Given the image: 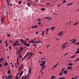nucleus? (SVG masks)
<instances>
[{
    "label": "nucleus",
    "instance_id": "f257e3e1",
    "mask_svg": "<svg viewBox=\"0 0 79 79\" xmlns=\"http://www.w3.org/2000/svg\"><path fill=\"white\" fill-rule=\"evenodd\" d=\"M19 41H18V40H16V41L15 42V43L13 44V45L14 46H15L16 45H20V44H19Z\"/></svg>",
    "mask_w": 79,
    "mask_h": 79
},
{
    "label": "nucleus",
    "instance_id": "f03ea898",
    "mask_svg": "<svg viewBox=\"0 0 79 79\" xmlns=\"http://www.w3.org/2000/svg\"><path fill=\"white\" fill-rule=\"evenodd\" d=\"M63 31H60V32H59L58 34H57V35H59L60 37H61L63 35Z\"/></svg>",
    "mask_w": 79,
    "mask_h": 79
},
{
    "label": "nucleus",
    "instance_id": "7ed1b4c3",
    "mask_svg": "<svg viewBox=\"0 0 79 79\" xmlns=\"http://www.w3.org/2000/svg\"><path fill=\"white\" fill-rule=\"evenodd\" d=\"M67 47V45H65V43L63 44L62 46V49L65 48H66Z\"/></svg>",
    "mask_w": 79,
    "mask_h": 79
},
{
    "label": "nucleus",
    "instance_id": "20e7f679",
    "mask_svg": "<svg viewBox=\"0 0 79 79\" xmlns=\"http://www.w3.org/2000/svg\"><path fill=\"white\" fill-rule=\"evenodd\" d=\"M46 61H43V63L42 64V63H40V65H41V66H43L46 63Z\"/></svg>",
    "mask_w": 79,
    "mask_h": 79
},
{
    "label": "nucleus",
    "instance_id": "39448f33",
    "mask_svg": "<svg viewBox=\"0 0 79 79\" xmlns=\"http://www.w3.org/2000/svg\"><path fill=\"white\" fill-rule=\"evenodd\" d=\"M23 44L25 45H26L28 47H29L30 46V44H27V43L26 42H25L24 43V44Z\"/></svg>",
    "mask_w": 79,
    "mask_h": 79
},
{
    "label": "nucleus",
    "instance_id": "423d86ee",
    "mask_svg": "<svg viewBox=\"0 0 79 79\" xmlns=\"http://www.w3.org/2000/svg\"><path fill=\"white\" fill-rule=\"evenodd\" d=\"M4 22V18L3 17H2L1 19L2 24H3Z\"/></svg>",
    "mask_w": 79,
    "mask_h": 79
},
{
    "label": "nucleus",
    "instance_id": "0eeeda50",
    "mask_svg": "<svg viewBox=\"0 0 79 79\" xmlns=\"http://www.w3.org/2000/svg\"><path fill=\"white\" fill-rule=\"evenodd\" d=\"M31 72V68L30 67H29V70H28V73L30 74Z\"/></svg>",
    "mask_w": 79,
    "mask_h": 79
},
{
    "label": "nucleus",
    "instance_id": "6e6552de",
    "mask_svg": "<svg viewBox=\"0 0 79 79\" xmlns=\"http://www.w3.org/2000/svg\"><path fill=\"white\" fill-rule=\"evenodd\" d=\"M37 27V26H33L31 27V28H36Z\"/></svg>",
    "mask_w": 79,
    "mask_h": 79
},
{
    "label": "nucleus",
    "instance_id": "1a4fd4ad",
    "mask_svg": "<svg viewBox=\"0 0 79 79\" xmlns=\"http://www.w3.org/2000/svg\"><path fill=\"white\" fill-rule=\"evenodd\" d=\"M27 4L28 7H31V4H30V3H27Z\"/></svg>",
    "mask_w": 79,
    "mask_h": 79
},
{
    "label": "nucleus",
    "instance_id": "9d476101",
    "mask_svg": "<svg viewBox=\"0 0 79 79\" xmlns=\"http://www.w3.org/2000/svg\"><path fill=\"white\" fill-rule=\"evenodd\" d=\"M72 69V68L71 66H68L67 68V69H69L71 70Z\"/></svg>",
    "mask_w": 79,
    "mask_h": 79
},
{
    "label": "nucleus",
    "instance_id": "9b49d317",
    "mask_svg": "<svg viewBox=\"0 0 79 79\" xmlns=\"http://www.w3.org/2000/svg\"><path fill=\"white\" fill-rule=\"evenodd\" d=\"M58 64H59V63H58V64H56L55 65L53 68V69L55 68H56V66H57Z\"/></svg>",
    "mask_w": 79,
    "mask_h": 79
},
{
    "label": "nucleus",
    "instance_id": "f8f14e48",
    "mask_svg": "<svg viewBox=\"0 0 79 79\" xmlns=\"http://www.w3.org/2000/svg\"><path fill=\"white\" fill-rule=\"evenodd\" d=\"M5 43H6V47H7V46L8 45V43H7V40H6Z\"/></svg>",
    "mask_w": 79,
    "mask_h": 79
},
{
    "label": "nucleus",
    "instance_id": "ddd939ff",
    "mask_svg": "<svg viewBox=\"0 0 79 79\" xmlns=\"http://www.w3.org/2000/svg\"><path fill=\"white\" fill-rule=\"evenodd\" d=\"M23 72H24L23 71H22V72H21V73L20 74V76H22V75L23 74Z\"/></svg>",
    "mask_w": 79,
    "mask_h": 79
},
{
    "label": "nucleus",
    "instance_id": "4468645a",
    "mask_svg": "<svg viewBox=\"0 0 79 79\" xmlns=\"http://www.w3.org/2000/svg\"><path fill=\"white\" fill-rule=\"evenodd\" d=\"M59 74L60 76H61L62 75H63V72H61L59 73Z\"/></svg>",
    "mask_w": 79,
    "mask_h": 79
},
{
    "label": "nucleus",
    "instance_id": "2eb2a0df",
    "mask_svg": "<svg viewBox=\"0 0 79 79\" xmlns=\"http://www.w3.org/2000/svg\"><path fill=\"white\" fill-rule=\"evenodd\" d=\"M55 76H52L51 78V79H56V78H55L54 77Z\"/></svg>",
    "mask_w": 79,
    "mask_h": 79
},
{
    "label": "nucleus",
    "instance_id": "dca6fc26",
    "mask_svg": "<svg viewBox=\"0 0 79 79\" xmlns=\"http://www.w3.org/2000/svg\"><path fill=\"white\" fill-rule=\"evenodd\" d=\"M45 18L49 19H52V18H50V17H46L45 18H44V19H45Z\"/></svg>",
    "mask_w": 79,
    "mask_h": 79
},
{
    "label": "nucleus",
    "instance_id": "f3484780",
    "mask_svg": "<svg viewBox=\"0 0 79 79\" xmlns=\"http://www.w3.org/2000/svg\"><path fill=\"white\" fill-rule=\"evenodd\" d=\"M41 10L42 11H44V10H45V8H41Z\"/></svg>",
    "mask_w": 79,
    "mask_h": 79
},
{
    "label": "nucleus",
    "instance_id": "a211bd4d",
    "mask_svg": "<svg viewBox=\"0 0 79 79\" xmlns=\"http://www.w3.org/2000/svg\"><path fill=\"white\" fill-rule=\"evenodd\" d=\"M21 40L22 42L23 43V44H24V43L25 42L24 41V40H23V39H21Z\"/></svg>",
    "mask_w": 79,
    "mask_h": 79
},
{
    "label": "nucleus",
    "instance_id": "6ab92c4d",
    "mask_svg": "<svg viewBox=\"0 0 79 79\" xmlns=\"http://www.w3.org/2000/svg\"><path fill=\"white\" fill-rule=\"evenodd\" d=\"M64 77H60V78H59V79H64Z\"/></svg>",
    "mask_w": 79,
    "mask_h": 79
},
{
    "label": "nucleus",
    "instance_id": "aec40b11",
    "mask_svg": "<svg viewBox=\"0 0 79 79\" xmlns=\"http://www.w3.org/2000/svg\"><path fill=\"white\" fill-rule=\"evenodd\" d=\"M73 65V64H72V63H69V64H68V66H69V65H71L72 66V65Z\"/></svg>",
    "mask_w": 79,
    "mask_h": 79
},
{
    "label": "nucleus",
    "instance_id": "412c9836",
    "mask_svg": "<svg viewBox=\"0 0 79 79\" xmlns=\"http://www.w3.org/2000/svg\"><path fill=\"white\" fill-rule=\"evenodd\" d=\"M64 73L65 74H67L68 73V72H67V71L66 70H65L64 71Z\"/></svg>",
    "mask_w": 79,
    "mask_h": 79
},
{
    "label": "nucleus",
    "instance_id": "4be33fe9",
    "mask_svg": "<svg viewBox=\"0 0 79 79\" xmlns=\"http://www.w3.org/2000/svg\"><path fill=\"white\" fill-rule=\"evenodd\" d=\"M22 3V0H20L19 1V2H18V3L19 4H21Z\"/></svg>",
    "mask_w": 79,
    "mask_h": 79
},
{
    "label": "nucleus",
    "instance_id": "5701e85b",
    "mask_svg": "<svg viewBox=\"0 0 79 79\" xmlns=\"http://www.w3.org/2000/svg\"><path fill=\"white\" fill-rule=\"evenodd\" d=\"M75 56H76V55H74V56H70V58H74V57H75Z\"/></svg>",
    "mask_w": 79,
    "mask_h": 79
},
{
    "label": "nucleus",
    "instance_id": "b1692460",
    "mask_svg": "<svg viewBox=\"0 0 79 79\" xmlns=\"http://www.w3.org/2000/svg\"><path fill=\"white\" fill-rule=\"evenodd\" d=\"M4 58H1L0 61H1V62H2V60H4Z\"/></svg>",
    "mask_w": 79,
    "mask_h": 79
},
{
    "label": "nucleus",
    "instance_id": "393cba45",
    "mask_svg": "<svg viewBox=\"0 0 79 79\" xmlns=\"http://www.w3.org/2000/svg\"><path fill=\"white\" fill-rule=\"evenodd\" d=\"M36 44L39 43L41 42V40H40L39 41H38V40H36Z\"/></svg>",
    "mask_w": 79,
    "mask_h": 79
},
{
    "label": "nucleus",
    "instance_id": "a878e982",
    "mask_svg": "<svg viewBox=\"0 0 79 79\" xmlns=\"http://www.w3.org/2000/svg\"><path fill=\"white\" fill-rule=\"evenodd\" d=\"M8 65V63H5L4 64V65L5 66H6V65Z\"/></svg>",
    "mask_w": 79,
    "mask_h": 79
},
{
    "label": "nucleus",
    "instance_id": "bb28decb",
    "mask_svg": "<svg viewBox=\"0 0 79 79\" xmlns=\"http://www.w3.org/2000/svg\"><path fill=\"white\" fill-rule=\"evenodd\" d=\"M79 23L78 22H77V23H74V25H77L78 23Z\"/></svg>",
    "mask_w": 79,
    "mask_h": 79
},
{
    "label": "nucleus",
    "instance_id": "cd10ccee",
    "mask_svg": "<svg viewBox=\"0 0 79 79\" xmlns=\"http://www.w3.org/2000/svg\"><path fill=\"white\" fill-rule=\"evenodd\" d=\"M7 37H10V34H7Z\"/></svg>",
    "mask_w": 79,
    "mask_h": 79
},
{
    "label": "nucleus",
    "instance_id": "c85d7f7f",
    "mask_svg": "<svg viewBox=\"0 0 79 79\" xmlns=\"http://www.w3.org/2000/svg\"><path fill=\"white\" fill-rule=\"evenodd\" d=\"M28 52H27V53H26V56H29V53H28Z\"/></svg>",
    "mask_w": 79,
    "mask_h": 79
},
{
    "label": "nucleus",
    "instance_id": "c756f323",
    "mask_svg": "<svg viewBox=\"0 0 79 79\" xmlns=\"http://www.w3.org/2000/svg\"><path fill=\"white\" fill-rule=\"evenodd\" d=\"M78 60H79V58H77V59L75 61H78Z\"/></svg>",
    "mask_w": 79,
    "mask_h": 79
},
{
    "label": "nucleus",
    "instance_id": "7c9ffc66",
    "mask_svg": "<svg viewBox=\"0 0 79 79\" xmlns=\"http://www.w3.org/2000/svg\"><path fill=\"white\" fill-rule=\"evenodd\" d=\"M30 54H30V57H31L32 56V55H33V52H32V53L31 52V53Z\"/></svg>",
    "mask_w": 79,
    "mask_h": 79
},
{
    "label": "nucleus",
    "instance_id": "2f4dec72",
    "mask_svg": "<svg viewBox=\"0 0 79 79\" xmlns=\"http://www.w3.org/2000/svg\"><path fill=\"white\" fill-rule=\"evenodd\" d=\"M7 73H8V74H9L10 73V70H9L8 71V72Z\"/></svg>",
    "mask_w": 79,
    "mask_h": 79
},
{
    "label": "nucleus",
    "instance_id": "473e14b6",
    "mask_svg": "<svg viewBox=\"0 0 79 79\" xmlns=\"http://www.w3.org/2000/svg\"><path fill=\"white\" fill-rule=\"evenodd\" d=\"M42 36H44V31L42 32Z\"/></svg>",
    "mask_w": 79,
    "mask_h": 79
},
{
    "label": "nucleus",
    "instance_id": "72a5a7b5",
    "mask_svg": "<svg viewBox=\"0 0 79 79\" xmlns=\"http://www.w3.org/2000/svg\"><path fill=\"white\" fill-rule=\"evenodd\" d=\"M35 41L34 40H31V42L32 43H34Z\"/></svg>",
    "mask_w": 79,
    "mask_h": 79
},
{
    "label": "nucleus",
    "instance_id": "f704fd0d",
    "mask_svg": "<svg viewBox=\"0 0 79 79\" xmlns=\"http://www.w3.org/2000/svg\"><path fill=\"white\" fill-rule=\"evenodd\" d=\"M23 49V48L22 47H20V50H22Z\"/></svg>",
    "mask_w": 79,
    "mask_h": 79
},
{
    "label": "nucleus",
    "instance_id": "c9c22d12",
    "mask_svg": "<svg viewBox=\"0 0 79 79\" xmlns=\"http://www.w3.org/2000/svg\"><path fill=\"white\" fill-rule=\"evenodd\" d=\"M55 28V27H52L51 28H50V29L52 30L53 29H54Z\"/></svg>",
    "mask_w": 79,
    "mask_h": 79
},
{
    "label": "nucleus",
    "instance_id": "e433bc0d",
    "mask_svg": "<svg viewBox=\"0 0 79 79\" xmlns=\"http://www.w3.org/2000/svg\"><path fill=\"white\" fill-rule=\"evenodd\" d=\"M76 53H79V50H77V51L76 52Z\"/></svg>",
    "mask_w": 79,
    "mask_h": 79
},
{
    "label": "nucleus",
    "instance_id": "4c0bfd02",
    "mask_svg": "<svg viewBox=\"0 0 79 79\" xmlns=\"http://www.w3.org/2000/svg\"><path fill=\"white\" fill-rule=\"evenodd\" d=\"M20 56H19V58H22V56H21V55H20Z\"/></svg>",
    "mask_w": 79,
    "mask_h": 79
},
{
    "label": "nucleus",
    "instance_id": "58836bf2",
    "mask_svg": "<svg viewBox=\"0 0 79 79\" xmlns=\"http://www.w3.org/2000/svg\"><path fill=\"white\" fill-rule=\"evenodd\" d=\"M46 4H47L48 5H50V3H46Z\"/></svg>",
    "mask_w": 79,
    "mask_h": 79
},
{
    "label": "nucleus",
    "instance_id": "ea45409f",
    "mask_svg": "<svg viewBox=\"0 0 79 79\" xmlns=\"http://www.w3.org/2000/svg\"><path fill=\"white\" fill-rule=\"evenodd\" d=\"M37 20H38V21H41V19H38Z\"/></svg>",
    "mask_w": 79,
    "mask_h": 79
},
{
    "label": "nucleus",
    "instance_id": "a19ab883",
    "mask_svg": "<svg viewBox=\"0 0 79 79\" xmlns=\"http://www.w3.org/2000/svg\"><path fill=\"white\" fill-rule=\"evenodd\" d=\"M61 5H62V4H60V5H58L57 6L58 7H60L61 6Z\"/></svg>",
    "mask_w": 79,
    "mask_h": 79
},
{
    "label": "nucleus",
    "instance_id": "79ce46f5",
    "mask_svg": "<svg viewBox=\"0 0 79 79\" xmlns=\"http://www.w3.org/2000/svg\"><path fill=\"white\" fill-rule=\"evenodd\" d=\"M49 30V28H48V29H46V30L47 31V32H48V31Z\"/></svg>",
    "mask_w": 79,
    "mask_h": 79
},
{
    "label": "nucleus",
    "instance_id": "37998d69",
    "mask_svg": "<svg viewBox=\"0 0 79 79\" xmlns=\"http://www.w3.org/2000/svg\"><path fill=\"white\" fill-rule=\"evenodd\" d=\"M18 61H19V58H18V57L17 58V62Z\"/></svg>",
    "mask_w": 79,
    "mask_h": 79
},
{
    "label": "nucleus",
    "instance_id": "c03bdc74",
    "mask_svg": "<svg viewBox=\"0 0 79 79\" xmlns=\"http://www.w3.org/2000/svg\"><path fill=\"white\" fill-rule=\"evenodd\" d=\"M2 40H0V43L1 44V43H2Z\"/></svg>",
    "mask_w": 79,
    "mask_h": 79
},
{
    "label": "nucleus",
    "instance_id": "a18cd8bd",
    "mask_svg": "<svg viewBox=\"0 0 79 79\" xmlns=\"http://www.w3.org/2000/svg\"><path fill=\"white\" fill-rule=\"evenodd\" d=\"M49 46H50V45H48L47 46V48H48Z\"/></svg>",
    "mask_w": 79,
    "mask_h": 79
},
{
    "label": "nucleus",
    "instance_id": "49530a36",
    "mask_svg": "<svg viewBox=\"0 0 79 79\" xmlns=\"http://www.w3.org/2000/svg\"><path fill=\"white\" fill-rule=\"evenodd\" d=\"M22 69V68L21 67V66L20 68H19V70H20L21 69Z\"/></svg>",
    "mask_w": 79,
    "mask_h": 79
},
{
    "label": "nucleus",
    "instance_id": "de8ad7c7",
    "mask_svg": "<svg viewBox=\"0 0 79 79\" xmlns=\"http://www.w3.org/2000/svg\"><path fill=\"white\" fill-rule=\"evenodd\" d=\"M65 0H63V3H65Z\"/></svg>",
    "mask_w": 79,
    "mask_h": 79
},
{
    "label": "nucleus",
    "instance_id": "09e8293b",
    "mask_svg": "<svg viewBox=\"0 0 79 79\" xmlns=\"http://www.w3.org/2000/svg\"><path fill=\"white\" fill-rule=\"evenodd\" d=\"M62 69V73H63V71L64 70V69Z\"/></svg>",
    "mask_w": 79,
    "mask_h": 79
},
{
    "label": "nucleus",
    "instance_id": "8fccbe9b",
    "mask_svg": "<svg viewBox=\"0 0 79 79\" xmlns=\"http://www.w3.org/2000/svg\"><path fill=\"white\" fill-rule=\"evenodd\" d=\"M26 40H29V38H26Z\"/></svg>",
    "mask_w": 79,
    "mask_h": 79
},
{
    "label": "nucleus",
    "instance_id": "3c124183",
    "mask_svg": "<svg viewBox=\"0 0 79 79\" xmlns=\"http://www.w3.org/2000/svg\"><path fill=\"white\" fill-rule=\"evenodd\" d=\"M71 23V21H69V24H70V23Z\"/></svg>",
    "mask_w": 79,
    "mask_h": 79
},
{
    "label": "nucleus",
    "instance_id": "603ef678",
    "mask_svg": "<svg viewBox=\"0 0 79 79\" xmlns=\"http://www.w3.org/2000/svg\"><path fill=\"white\" fill-rule=\"evenodd\" d=\"M24 77L25 79H26V78H27V76H25Z\"/></svg>",
    "mask_w": 79,
    "mask_h": 79
},
{
    "label": "nucleus",
    "instance_id": "864d4df0",
    "mask_svg": "<svg viewBox=\"0 0 79 79\" xmlns=\"http://www.w3.org/2000/svg\"><path fill=\"white\" fill-rule=\"evenodd\" d=\"M29 75H30L29 74H27V77H29Z\"/></svg>",
    "mask_w": 79,
    "mask_h": 79
},
{
    "label": "nucleus",
    "instance_id": "5fc2aeb1",
    "mask_svg": "<svg viewBox=\"0 0 79 79\" xmlns=\"http://www.w3.org/2000/svg\"><path fill=\"white\" fill-rule=\"evenodd\" d=\"M67 4L68 6L70 5V3L69 4L67 3Z\"/></svg>",
    "mask_w": 79,
    "mask_h": 79
},
{
    "label": "nucleus",
    "instance_id": "6e6d98bb",
    "mask_svg": "<svg viewBox=\"0 0 79 79\" xmlns=\"http://www.w3.org/2000/svg\"><path fill=\"white\" fill-rule=\"evenodd\" d=\"M22 67H23V64H22L21 65V67L22 68Z\"/></svg>",
    "mask_w": 79,
    "mask_h": 79
},
{
    "label": "nucleus",
    "instance_id": "4d7b16f0",
    "mask_svg": "<svg viewBox=\"0 0 79 79\" xmlns=\"http://www.w3.org/2000/svg\"><path fill=\"white\" fill-rule=\"evenodd\" d=\"M38 33L39 32H38V31H37V32H36V34H38Z\"/></svg>",
    "mask_w": 79,
    "mask_h": 79
},
{
    "label": "nucleus",
    "instance_id": "13d9d810",
    "mask_svg": "<svg viewBox=\"0 0 79 79\" xmlns=\"http://www.w3.org/2000/svg\"><path fill=\"white\" fill-rule=\"evenodd\" d=\"M10 50H11V46H10Z\"/></svg>",
    "mask_w": 79,
    "mask_h": 79
},
{
    "label": "nucleus",
    "instance_id": "bf43d9fd",
    "mask_svg": "<svg viewBox=\"0 0 79 79\" xmlns=\"http://www.w3.org/2000/svg\"><path fill=\"white\" fill-rule=\"evenodd\" d=\"M43 66V69H45V66Z\"/></svg>",
    "mask_w": 79,
    "mask_h": 79
},
{
    "label": "nucleus",
    "instance_id": "052dcab7",
    "mask_svg": "<svg viewBox=\"0 0 79 79\" xmlns=\"http://www.w3.org/2000/svg\"><path fill=\"white\" fill-rule=\"evenodd\" d=\"M75 77H76V79H77V78L78 77V76H76Z\"/></svg>",
    "mask_w": 79,
    "mask_h": 79
},
{
    "label": "nucleus",
    "instance_id": "680f3d73",
    "mask_svg": "<svg viewBox=\"0 0 79 79\" xmlns=\"http://www.w3.org/2000/svg\"><path fill=\"white\" fill-rule=\"evenodd\" d=\"M24 76H23L22 77V79H23Z\"/></svg>",
    "mask_w": 79,
    "mask_h": 79
},
{
    "label": "nucleus",
    "instance_id": "e2e57ef3",
    "mask_svg": "<svg viewBox=\"0 0 79 79\" xmlns=\"http://www.w3.org/2000/svg\"><path fill=\"white\" fill-rule=\"evenodd\" d=\"M6 79H8V77H7V75H6Z\"/></svg>",
    "mask_w": 79,
    "mask_h": 79
},
{
    "label": "nucleus",
    "instance_id": "0e129e2a",
    "mask_svg": "<svg viewBox=\"0 0 79 79\" xmlns=\"http://www.w3.org/2000/svg\"><path fill=\"white\" fill-rule=\"evenodd\" d=\"M19 77H18L17 76H16V79H18Z\"/></svg>",
    "mask_w": 79,
    "mask_h": 79
},
{
    "label": "nucleus",
    "instance_id": "69168bd1",
    "mask_svg": "<svg viewBox=\"0 0 79 79\" xmlns=\"http://www.w3.org/2000/svg\"><path fill=\"white\" fill-rule=\"evenodd\" d=\"M38 24H39V25H40L41 24V23L40 22V23H38Z\"/></svg>",
    "mask_w": 79,
    "mask_h": 79
},
{
    "label": "nucleus",
    "instance_id": "338daca9",
    "mask_svg": "<svg viewBox=\"0 0 79 79\" xmlns=\"http://www.w3.org/2000/svg\"><path fill=\"white\" fill-rule=\"evenodd\" d=\"M79 42H78V43H77V45H79Z\"/></svg>",
    "mask_w": 79,
    "mask_h": 79
},
{
    "label": "nucleus",
    "instance_id": "774afa93",
    "mask_svg": "<svg viewBox=\"0 0 79 79\" xmlns=\"http://www.w3.org/2000/svg\"><path fill=\"white\" fill-rule=\"evenodd\" d=\"M8 79H10V76H8Z\"/></svg>",
    "mask_w": 79,
    "mask_h": 79
}]
</instances>
